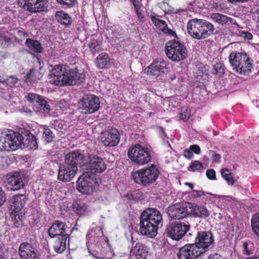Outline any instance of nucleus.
<instances>
[{"label":"nucleus","mask_w":259,"mask_h":259,"mask_svg":"<svg viewBox=\"0 0 259 259\" xmlns=\"http://www.w3.org/2000/svg\"><path fill=\"white\" fill-rule=\"evenodd\" d=\"M31 140V141L28 144V146H29L31 149H36L37 148V142L36 141L35 138L33 135H31L28 136V138Z\"/></svg>","instance_id":"49530a36"},{"label":"nucleus","mask_w":259,"mask_h":259,"mask_svg":"<svg viewBox=\"0 0 259 259\" xmlns=\"http://www.w3.org/2000/svg\"><path fill=\"white\" fill-rule=\"evenodd\" d=\"M189 225L185 223H174L168 227L167 233L169 237L178 241L182 238L189 230Z\"/></svg>","instance_id":"f8f14e48"},{"label":"nucleus","mask_w":259,"mask_h":259,"mask_svg":"<svg viewBox=\"0 0 259 259\" xmlns=\"http://www.w3.org/2000/svg\"><path fill=\"white\" fill-rule=\"evenodd\" d=\"M5 201V193L0 188V206L4 203Z\"/></svg>","instance_id":"bf43d9fd"},{"label":"nucleus","mask_w":259,"mask_h":259,"mask_svg":"<svg viewBox=\"0 0 259 259\" xmlns=\"http://www.w3.org/2000/svg\"><path fill=\"white\" fill-rule=\"evenodd\" d=\"M79 107L85 113H93L99 109L100 102L99 99L93 95L84 97L79 103Z\"/></svg>","instance_id":"dca6fc26"},{"label":"nucleus","mask_w":259,"mask_h":259,"mask_svg":"<svg viewBox=\"0 0 259 259\" xmlns=\"http://www.w3.org/2000/svg\"><path fill=\"white\" fill-rule=\"evenodd\" d=\"M206 176L210 180H215V171L212 169L207 170L206 171Z\"/></svg>","instance_id":"603ef678"},{"label":"nucleus","mask_w":259,"mask_h":259,"mask_svg":"<svg viewBox=\"0 0 259 259\" xmlns=\"http://www.w3.org/2000/svg\"><path fill=\"white\" fill-rule=\"evenodd\" d=\"M44 136L47 142H51L54 138V134L52 132L48 127L44 128Z\"/></svg>","instance_id":"c03bdc74"},{"label":"nucleus","mask_w":259,"mask_h":259,"mask_svg":"<svg viewBox=\"0 0 259 259\" xmlns=\"http://www.w3.org/2000/svg\"><path fill=\"white\" fill-rule=\"evenodd\" d=\"M198 19H193L188 22L187 24V30L188 33L193 38L198 39L200 34L198 29L200 27L199 24Z\"/></svg>","instance_id":"c756f323"},{"label":"nucleus","mask_w":259,"mask_h":259,"mask_svg":"<svg viewBox=\"0 0 259 259\" xmlns=\"http://www.w3.org/2000/svg\"><path fill=\"white\" fill-rule=\"evenodd\" d=\"M241 36L248 40H250L252 38V34L248 32L242 31L241 33Z\"/></svg>","instance_id":"13d9d810"},{"label":"nucleus","mask_w":259,"mask_h":259,"mask_svg":"<svg viewBox=\"0 0 259 259\" xmlns=\"http://www.w3.org/2000/svg\"><path fill=\"white\" fill-rule=\"evenodd\" d=\"M190 149L192 152H194L196 154H199L200 153V148L197 145H193L190 147Z\"/></svg>","instance_id":"4d7b16f0"},{"label":"nucleus","mask_w":259,"mask_h":259,"mask_svg":"<svg viewBox=\"0 0 259 259\" xmlns=\"http://www.w3.org/2000/svg\"><path fill=\"white\" fill-rule=\"evenodd\" d=\"M19 81V79L15 76H10L3 80L0 79V82L5 86L11 88L16 87Z\"/></svg>","instance_id":"a19ab883"},{"label":"nucleus","mask_w":259,"mask_h":259,"mask_svg":"<svg viewBox=\"0 0 259 259\" xmlns=\"http://www.w3.org/2000/svg\"><path fill=\"white\" fill-rule=\"evenodd\" d=\"M189 202L177 203L168 207L167 213L173 219H182L190 214L188 205Z\"/></svg>","instance_id":"4468645a"},{"label":"nucleus","mask_w":259,"mask_h":259,"mask_svg":"<svg viewBox=\"0 0 259 259\" xmlns=\"http://www.w3.org/2000/svg\"><path fill=\"white\" fill-rule=\"evenodd\" d=\"M97 67L100 68H108L110 65V59L106 53H102L97 58Z\"/></svg>","instance_id":"2f4dec72"},{"label":"nucleus","mask_w":259,"mask_h":259,"mask_svg":"<svg viewBox=\"0 0 259 259\" xmlns=\"http://www.w3.org/2000/svg\"><path fill=\"white\" fill-rule=\"evenodd\" d=\"M201 250L195 243L187 244L180 248L177 256L179 259H196L202 253Z\"/></svg>","instance_id":"9b49d317"},{"label":"nucleus","mask_w":259,"mask_h":259,"mask_svg":"<svg viewBox=\"0 0 259 259\" xmlns=\"http://www.w3.org/2000/svg\"><path fill=\"white\" fill-rule=\"evenodd\" d=\"M224 72V65L221 63H216L212 70V73L214 74H222Z\"/></svg>","instance_id":"a18cd8bd"},{"label":"nucleus","mask_w":259,"mask_h":259,"mask_svg":"<svg viewBox=\"0 0 259 259\" xmlns=\"http://www.w3.org/2000/svg\"><path fill=\"white\" fill-rule=\"evenodd\" d=\"M188 206L190 214H192L195 217L205 218L209 215V211L203 206H198L192 202H189Z\"/></svg>","instance_id":"a878e982"},{"label":"nucleus","mask_w":259,"mask_h":259,"mask_svg":"<svg viewBox=\"0 0 259 259\" xmlns=\"http://www.w3.org/2000/svg\"><path fill=\"white\" fill-rule=\"evenodd\" d=\"M191 171H200L204 169L202 164L199 161H194L191 163L188 168Z\"/></svg>","instance_id":"37998d69"},{"label":"nucleus","mask_w":259,"mask_h":259,"mask_svg":"<svg viewBox=\"0 0 259 259\" xmlns=\"http://www.w3.org/2000/svg\"><path fill=\"white\" fill-rule=\"evenodd\" d=\"M198 23L200 27L198 29L200 35L198 39L205 38L213 33L214 27L212 24L202 19H199Z\"/></svg>","instance_id":"b1692460"},{"label":"nucleus","mask_w":259,"mask_h":259,"mask_svg":"<svg viewBox=\"0 0 259 259\" xmlns=\"http://www.w3.org/2000/svg\"><path fill=\"white\" fill-rule=\"evenodd\" d=\"M23 138L18 133L10 131L0 133V150H15L21 147Z\"/></svg>","instance_id":"423d86ee"},{"label":"nucleus","mask_w":259,"mask_h":259,"mask_svg":"<svg viewBox=\"0 0 259 259\" xmlns=\"http://www.w3.org/2000/svg\"><path fill=\"white\" fill-rule=\"evenodd\" d=\"M210 18L218 24L224 25L231 21L232 19L226 15L220 13H213L210 16Z\"/></svg>","instance_id":"c9c22d12"},{"label":"nucleus","mask_w":259,"mask_h":259,"mask_svg":"<svg viewBox=\"0 0 259 259\" xmlns=\"http://www.w3.org/2000/svg\"><path fill=\"white\" fill-rule=\"evenodd\" d=\"M49 81L56 85H74L71 69L62 65H55L48 75Z\"/></svg>","instance_id":"7ed1b4c3"},{"label":"nucleus","mask_w":259,"mask_h":259,"mask_svg":"<svg viewBox=\"0 0 259 259\" xmlns=\"http://www.w3.org/2000/svg\"><path fill=\"white\" fill-rule=\"evenodd\" d=\"M26 97L28 101L33 104L36 108H39L36 111L42 110L46 113H48L50 111V106L48 102L44 99L42 97L36 94L30 93Z\"/></svg>","instance_id":"aec40b11"},{"label":"nucleus","mask_w":259,"mask_h":259,"mask_svg":"<svg viewBox=\"0 0 259 259\" xmlns=\"http://www.w3.org/2000/svg\"><path fill=\"white\" fill-rule=\"evenodd\" d=\"M162 217L158 210L148 208L141 214L140 232L148 238H153L157 234L159 226H162Z\"/></svg>","instance_id":"f257e3e1"},{"label":"nucleus","mask_w":259,"mask_h":259,"mask_svg":"<svg viewBox=\"0 0 259 259\" xmlns=\"http://www.w3.org/2000/svg\"><path fill=\"white\" fill-rule=\"evenodd\" d=\"M206 193L202 191L193 190L191 196L194 198L202 197L203 199H204L205 197L206 196Z\"/></svg>","instance_id":"09e8293b"},{"label":"nucleus","mask_w":259,"mask_h":259,"mask_svg":"<svg viewBox=\"0 0 259 259\" xmlns=\"http://www.w3.org/2000/svg\"><path fill=\"white\" fill-rule=\"evenodd\" d=\"M68 238V235H63L58 237L54 246V249L57 252L60 253L65 250Z\"/></svg>","instance_id":"7c9ffc66"},{"label":"nucleus","mask_w":259,"mask_h":259,"mask_svg":"<svg viewBox=\"0 0 259 259\" xmlns=\"http://www.w3.org/2000/svg\"><path fill=\"white\" fill-rule=\"evenodd\" d=\"M28 258L29 259H39L38 257L36 251H34V255H31V253L28 254Z\"/></svg>","instance_id":"0e129e2a"},{"label":"nucleus","mask_w":259,"mask_h":259,"mask_svg":"<svg viewBox=\"0 0 259 259\" xmlns=\"http://www.w3.org/2000/svg\"><path fill=\"white\" fill-rule=\"evenodd\" d=\"M251 226L253 232L259 238V212L252 216Z\"/></svg>","instance_id":"58836bf2"},{"label":"nucleus","mask_w":259,"mask_h":259,"mask_svg":"<svg viewBox=\"0 0 259 259\" xmlns=\"http://www.w3.org/2000/svg\"><path fill=\"white\" fill-rule=\"evenodd\" d=\"M247 246H248L247 243L244 242L243 243V247L244 249V251L245 252L246 254L248 255L250 254V252L247 249Z\"/></svg>","instance_id":"69168bd1"},{"label":"nucleus","mask_w":259,"mask_h":259,"mask_svg":"<svg viewBox=\"0 0 259 259\" xmlns=\"http://www.w3.org/2000/svg\"><path fill=\"white\" fill-rule=\"evenodd\" d=\"M27 182L25 175L22 172H14L7 175L5 183L8 189L18 190L24 187Z\"/></svg>","instance_id":"9d476101"},{"label":"nucleus","mask_w":259,"mask_h":259,"mask_svg":"<svg viewBox=\"0 0 259 259\" xmlns=\"http://www.w3.org/2000/svg\"><path fill=\"white\" fill-rule=\"evenodd\" d=\"M77 171V166L63 163L59 166L58 179L63 182H69L73 179Z\"/></svg>","instance_id":"f3484780"},{"label":"nucleus","mask_w":259,"mask_h":259,"mask_svg":"<svg viewBox=\"0 0 259 259\" xmlns=\"http://www.w3.org/2000/svg\"><path fill=\"white\" fill-rule=\"evenodd\" d=\"M229 2L231 3H244L248 1L249 0H227Z\"/></svg>","instance_id":"338daca9"},{"label":"nucleus","mask_w":259,"mask_h":259,"mask_svg":"<svg viewBox=\"0 0 259 259\" xmlns=\"http://www.w3.org/2000/svg\"><path fill=\"white\" fill-rule=\"evenodd\" d=\"M206 196L205 197V201L208 200L209 201H210L212 203H215L216 202V199L217 197H219V196L206 193Z\"/></svg>","instance_id":"8fccbe9b"},{"label":"nucleus","mask_w":259,"mask_h":259,"mask_svg":"<svg viewBox=\"0 0 259 259\" xmlns=\"http://www.w3.org/2000/svg\"><path fill=\"white\" fill-rule=\"evenodd\" d=\"M151 19L152 22L155 25L158 31H161L164 33L167 34L170 36H176L175 32L167 27L165 22L160 20L154 16H152Z\"/></svg>","instance_id":"bb28decb"},{"label":"nucleus","mask_w":259,"mask_h":259,"mask_svg":"<svg viewBox=\"0 0 259 259\" xmlns=\"http://www.w3.org/2000/svg\"><path fill=\"white\" fill-rule=\"evenodd\" d=\"M131 255L126 254L120 256L119 259H131Z\"/></svg>","instance_id":"774afa93"},{"label":"nucleus","mask_w":259,"mask_h":259,"mask_svg":"<svg viewBox=\"0 0 259 259\" xmlns=\"http://www.w3.org/2000/svg\"><path fill=\"white\" fill-rule=\"evenodd\" d=\"M165 52L167 57L175 62L183 60L187 56V50L184 45L175 39L167 43Z\"/></svg>","instance_id":"6e6552de"},{"label":"nucleus","mask_w":259,"mask_h":259,"mask_svg":"<svg viewBox=\"0 0 259 259\" xmlns=\"http://www.w3.org/2000/svg\"><path fill=\"white\" fill-rule=\"evenodd\" d=\"M95 177L87 172L80 176L77 182V189L81 193L90 195L95 189Z\"/></svg>","instance_id":"1a4fd4ad"},{"label":"nucleus","mask_w":259,"mask_h":259,"mask_svg":"<svg viewBox=\"0 0 259 259\" xmlns=\"http://www.w3.org/2000/svg\"><path fill=\"white\" fill-rule=\"evenodd\" d=\"M14 217L15 220L14 223L16 227H19L21 225L22 217L19 212L14 213Z\"/></svg>","instance_id":"de8ad7c7"},{"label":"nucleus","mask_w":259,"mask_h":259,"mask_svg":"<svg viewBox=\"0 0 259 259\" xmlns=\"http://www.w3.org/2000/svg\"><path fill=\"white\" fill-rule=\"evenodd\" d=\"M25 44L28 49L32 52L41 53L42 51V48L37 40L28 38L26 40Z\"/></svg>","instance_id":"72a5a7b5"},{"label":"nucleus","mask_w":259,"mask_h":259,"mask_svg":"<svg viewBox=\"0 0 259 259\" xmlns=\"http://www.w3.org/2000/svg\"><path fill=\"white\" fill-rule=\"evenodd\" d=\"M72 79L74 80V85L82 82L85 78V75L82 70L76 68L71 69Z\"/></svg>","instance_id":"f704fd0d"},{"label":"nucleus","mask_w":259,"mask_h":259,"mask_svg":"<svg viewBox=\"0 0 259 259\" xmlns=\"http://www.w3.org/2000/svg\"><path fill=\"white\" fill-rule=\"evenodd\" d=\"M133 5L135 8L136 13H138V11L140 10V4L138 2L134 1L133 2Z\"/></svg>","instance_id":"680f3d73"},{"label":"nucleus","mask_w":259,"mask_h":259,"mask_svg":"<svg viewBox=\"0 0 259 259\" xmlns=\"http://www.w3.org/2000/svg\"><path fill=\"white\" fill-rule=\"evenodd\" d=\"M101 139L105 146L113 147L119 142L120 134L117 130L112 128L103 132Z\"/></svg>","instance_id":"6ab92c4d"},{"label":"nucleus","mask_w":259,"mask_h":259,"mask_svg":"<svg viewBox=\"0 0 259 259\" xmlns=\"http://www.w3.org/2000/svg\"><path fill=\"white\" fill-rule=\"evenodd\" d=\"M42 74L40 72V68L38 69L33 68L27 74L26 79L32 82H36L41 79Z\"/></svg>","instance_id":"473e14b6"},{"label":"nucleus","mask_w":259,"mask_h":259,"mask_svg":"<svg viewBox=\"0 0 259 259\" xmlns=\"http://www.w3.org/2000/svg\"><path fill=\"white\" fill-rule=\"evenodd\" d=\"M27 201L26 197L23 194L14 195L10 203V209L12 213L19 212L25 205Z\"/></svg>","instance_id":"393cba45"},{"label":"nucleus","mask_w":259,"mask_h":259,"mask_svg":"<svg viewBox=\"0 0 259 259\" xmlns=\"http://www.w3.org/2000/svg\"><path fill=\"white\" fill-rule=\"evenodd\" d=\"M56 17L57 20L62 24L69 25L71 23L70 17L62 11L57 12Z\"/></svg>","instance_id":"e433bc0d"},{"label":"nucleus","mask_w":259,"mask_h":259,"mask_svg":"<svg viewBox=\"0 0 259 259\" xmlns=\"http://www.w3.org/2000/svg\"><path fill=\"white\" fill-rule=\"evenodd\" d=\"M89 47L93 53L99 52L102 50L101 44L98 39L93 38L89 44Z\"/></svg>","instance_id":"79ce46f5"},{"label":"nucleus","mask_w":259,"mask_h":259,"mask_svg":"<svg viewBox=\"0 0 259 259\" xmlns=\"http://www.w3.org/2000/svg\"><path fill=\"white\" fill-rule=\"evenodd\" d=\"M74 210L80 215L84 214L89 211L88 206L84 203L79 201L73 205Z\"/></svg>","instance_id":"4c0bfd02"},{"label":"nucleus","mask_w":259,"mask_h":259,"mask_svg":"<svg viewBox=\"0 0 259 259\" xmlns=\"http://www.w3.org/2000/svg\"><path fill=\"white\" fill-rule=\"evenodd\" d=\"M221 174L229 185H232L235 183V180L233 178V174L229 169L226 168H223Z\"/></svg>","instance_id":"ea45409f"},{"label":"nucleus","mask_w":259,"mask_h":259,"mask_svg":"<svg viewBox=\"0 0 259 259\" xmlns=\"http://www.w3.org/2000/svg\"><path fill=\"white\" fill-rule=\"evenodd\" d=\"M148 253V247L141 243H136L131 250V255L135 256L137 259H147Z\"/></svg>","instance_id":"5701e85b"},{"label":"nucleus","mask_w":259,"mask_h":259,"mask_svg":"<svg viewBox=\"0 0 259 259\" xmlns=\"http://www.w3.org/2000/svg\"><path fill=\"white\" fill-rule=\"evenodd\" d=\"M184 155L186 158L191 159L193 157V154L190 149H185L184 150Z\"/></svg>","instance_id":"6e6d98bb"},{"label":"nucleus","mask_w":259,"mask_h":259,"mask_svg":"<svg viewBox=\"0 0 259 259\" xmlns=\"http://www.w3.org/2000/svg\"><path fill=\"white\" fill-rule=\"evenodd\" d=\"M87 246L90 254L96 259H105L103 256H100L98 253L97 248L102 252L100 247L103 245L108 246L110 249L108 240L104 236L102 229L99 227L92 228L89 230L87 235Z\"/></svg>","instance_id":"f03ea898"},{"label":"nucleus","mask_w":259,"mask_h":259,"mask_svg":"<svg viewBox=\"0 0 259 259\" xmlns=\"http://www.w3.org/2000/svg\"><path fill=\"white\" fill-rule=\"evenodd\" d=\"M34 251H36V250L31 244L24 242L21 243L19 246V254L21 259H29L28 254L31 253V255H34Z\"/></svg>","instance_id":"c85d7f7f"},{"label":"nucleus","mask_w":259,"mask_h":259,"mask_svg":"<svg viewBox=\"0 0 259 259\" xmlns=\"http://www.w3.org/2000/svg\"><path fill=\"white\" fill-rule=\"evenodd\" d=\"M87 167L91 172L95 174L104 172L107 166L102 158L96 155H91L89 156V162Z\"/></svg>","instance_id":"a211bd4d"},{"label":"nucleus","mask_w":259,"mask_h":259,"mask_svg":"<svg viewBox=\"0 0 259 259\" xmlns=\"http://www.w3.org/2000/svg\"><path fill=\"white\" fill-rule=\"evenodd\" d=\"M18 3L25 10L36 13L45 11L48 0H18Z\"/></svg>","instance_id":"2eb2a0df"},{"label":"nucleus","mask_w":259,"mask_h":259,"mask_svg":"<svg viewBox=\"0 0 259 259\" xmlns=\"http://www.w3.org/2000/svg\"><path fill=\"white\" fill-rule=\"evenodd\" d=\"M252 12L254 16H259V6H255L252 9Z\"/></svg>","instance_id":"052dcab7"},{"label":"nucleus","mask_w":259,"mask_h":259,"mask_svg":"<svg viewBox=\"0 0 259 259\" xmlns=\"http://www.w3.org/2000/svg\"><path fill=\"white\" fill-rule=\"evenodd\" d=\"M57 1L61 5L71 6L74 4L76 0H57Z\"/></svg>","instance_id":"864d4df0"},{"label":"nucleus","mask_w":259,"mask_h":259,"mask_svg":"<svg viewBox=\"0 0 259 259\" xmlns=\"http://www.w3.org/2000/svg\"><path fill=\"white\" fill-rule=\"evenodd\" d=\"M209 259H222V257L219 254L215 253L210 255Z\"/></svg>","instance_id":"e2e57ef3"},{"label":"nucleus","mask_w":259,"mask_h":259,"mask_svg":"<svg viewBox=\"0 0 259 259\" xmlns=\"http://www.w3.org/2000/svg\"><path fill=\"white\" fill-rule=\"evenodd\" d=\"M132 197L135 201H138L139 200L141 199V197L142 196V193L141 192L136 191L133 193L132 195Z\"/></svg>","instance_id":"5fc2aeb1"},{"label":"nucleus","mask_w":259,"mask_h":259,"mask_svg":"<svg viewBox=\"0 0 259 259\" xmlns=\"http://www.w3.org/2000/svg\"><path fill=\"white\" fill-rule=\"evenodd\" d=\"M144 72L150 76L157 78L168 72L167 64L162 60L154 61L145 69Z\"/></svg>","instance_id":"ddd939ff"},{"label":"nucleus","mask_w":259,"mask_h":259,"mask_svg":"<svg viewBox=\"0 0 259 259\" xmlns=\"http://www.w3.org/2000/svg\"><path fill=\"white\" fill-rule=\"evenodd\" d=\"M229 61L233 69L240 74H248L251 70L252 64L246 54L232 52L229 55Z\"/></svg>","instance_id":"0eeeda50"},{"label":"nucleus","mask_w":259,"mask_h":259,"mask_svg":"<svg viewBox=\"0 0 259 259\" xmlns=\"http://www.w3.org/2000/svg\"><path fill=\"white\" fill-rule=\"evenodd\" d=\"M152 153L150 147L137 144L130 147L127 155L135 164L143 165L151 161Z\"/></svg>","instance_id":"20e7f679"},{"label":"nucleus","mask_w":259,"mask_h":259,"mask_svg":"<svg viewBox=\"0 0 259 259\" xmlns=\"http://www.w3.org/2000/svg\"><path fill=\"white\" fill-rule=\"evenodd\" d=\"M214 239L212 234L209 232H201L198 233L195 239V244L198 248L202 249L201 252H204L205 248L209 247L213 242Z\"/></svg>","instance_id":"412c9836"},{"label":"nucleus","mask_w":259,"mask_h":259,"mask_svg":"<svg viewBox=\"0 0 259 259\" xmlns=\"http://www.w3.org/2000/svg\"><path fill=\"white\" fill-rule=\"evenodd\" d=\"M68 229L69 228L64 223L57 221L50 228L49 235L52 238L57 236L68 235L66 233Z\"/></svg>","instance_id":"4be33fe9"},{"label":"nucleus","mask_w":259,"mask_h":259,"mask_svg":"<svg viewBox=\"0 0 259 259\" xmlns=\"http://www.w3.org/2000/svg\"><path fill=\"white\" fill-rule=\"evenodd\" d=\"M210 153L211 154V159L213 162L215 163H219L220 161L221 156L220 155L215 153L213 151H211Z\"/></svg>","instance_id":"3c124183"},{"label":"nucleus","mask_w":259,"mask_h":259,"mask_svg":"<svg viewBox=\"0 0 259 259\" xmlns=\"http://www.w3.org/2000/svg\"><path fill=\"white\" fill-rule=\"evenodd\" d=\"M82 158V155L78 151H73L65 155L64 163L68 165H74V166H77L78 164H81L80 161Z\"/></svg>","instance_id":"cd10ccee"},{"label":"nucleus","mask_w":259,"mask_h":259,"mask_svg":"<svg viewBox=\"0 0 259 259\" xmlns=\"http://www.w3.org/2000/svg\"><path fill=\"white\" fill-rule=\"evenodd\" d=\"M159 174L156 166L151 164L146 168H142L133 173L134 181L144 186H148L155 182Z\"/></svg>","instance_id":"39448f33"}]
</instances>
